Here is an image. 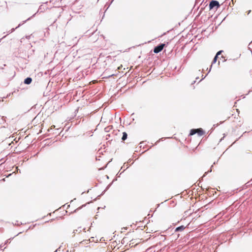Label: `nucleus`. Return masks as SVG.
I'll return each mask as SVG.
<instances>
[{"mask_svg": "<svg viewBox=\"0 0 252 252\" xmlns=\"http://www.w3.org/2000/svg\"><path fill=\"white\" fill-rule=\"evenodd\" d=\"M106 177H107V179H108V178H109V177H108V176H107V175H106Z\"/></svg>", "mask_w": 252, "mask_h": 252, "instance_id": "obj_34", "label": "nucleus"}, {"mask_svg": "<svg viewBox=\"0 0 252 252\" xmlns=\"http://www.w3.org/2000/svg\"><path fill=\"white\" fill-rule=\"evenodd\" d=\"M152 249V247H150V248H149L147 249V250H146V252H147V251H149L151 250Z\"/></svg>", "mask_w": 252, "mask_h": 252, "instance_id": "obj_19", "label": "nucleus"}, {"mask_svg": "<svg viewBox=\"0 0 252 252\" xmlns=\"http://www.w3.org/2000/svg\"><path fill=\"white\" fill-rule=\"evenodd\" d=\"M47 8H48L47 7H46V6H44V5H41L39 6L37 11L35 14H34L32 16H31V17H29V18H28L26 20L23 21L22 23L19 24L18 25V26L16 28V29H17L18 28L20 27L21 25H22L23 24H25L27 21L30 20L32 18L34 17L36 13L43 12Z\"/></svg>", "mask_w": 252, "mask_h": 252, "instance_id": "obj_1", "label": "nucleus"}, {"mask_svg": "<svg viewBox=\"0 0 252 252\" xmlns=\"http://www.w3.org/2000/svg\"><path fill=\"white\" fill-rule=\"evenodd\" d=\"M57 21V19H55V20L54 21V23H55Z\"/></svg>", "mask_w": 252, "mask_h": 252, "instance_id": "obj_30", "label": "nucleus"}, {"mask_svg": "<svg viewBox=\"0 0 252 252\" xmlns=\"http://www.w3.org/2000/svg\"><path fill=\"white\" fill-rule=\"evenodd\" d=\"M86 205H82L81 207H79L77 209H75L74 211V212H76L78 210L81 209L83 206H85Z\"/></svg>", "mask_w": 252, "mask_h": 252, "instance_id": "obj_16", "label": "nucleus"}, {"mask_svg": "<svg viewBox=\"0 0 252 252\" xmlns=\"http://www.w3.org/2000/svg\"><path fill=\"white\" fill-rule=\"evenodd\" d=\"M247 132L246 131H245L244 133H243V134H245V133H246Z\"/></svg>", "mask_w": 252, "mask_h": 252, "instance_id": "obj_39", "label": "nucleus"}, {"mask_svg": "<svg viewBox=\"0 0 252 252\" xmlns=\"http://www.w3.org/2000/svg\"><path fill=\"white\" fill-rule=\"evenodd\" d=\"M127 138V134L126 132H123V136H122V140L123 141H125V140H126Z\"/></svg>", "mask_w": 252, "mask_h": 252, "instance_id": "obj_10", "label": "nucleus"}, {"mask_svg": "<svg viewBox=\"0 0 252 252\" xmlns=\"http://www.w3.org/2000/svg\"><path fill=\"white\" fill-rule=\"evenodd\" d=\"M82 229L81 227H78L77 229L74 230L73 231V233H77V232H78V233H80V232L82 231Z\"/></svg>", "mask_w": 252, "mask_h": 252, "instance_id": "obj_11", "label": "nucleus"}, {"mask_svg": "<svg viewBox=\"0 0 252 252\" xmlns=\"http://www.w3.org/2000/svg\"><path fill=\"white\" fill-rule=\"evenodd\" d=\"M13 238H10V239H8V240H7L5 242V243H4V244H1L0 245V248H1V250H1V251H3L4 250V249L6 248V247H4L3 249H2V247H3L5 245L7 244L8 243H10V242H11V239H12Z\"/></svg>", "mask_w": 252, "mask_h": 252, "instance_id": "obj_4", "label": "nucleus"}, {"mask_svg": "<svg viewBox=\"0 0 252 252\" xmlns=\"http://www.w3.org/2000/svg\"><path fill=\"white\" fill-rule=\"evenodd\" d=\"M10 175H11V174H9V175L7 176V177H9V176H10Z\"/></svg>", "mask_w": 252, "mask_h": 252, "instance_id": "obj_27", "label": "nucleus"}, {"mask_svg": "<svg viewBox=\"0 0 252 252\" xmlns=\"http://www.w3.org/2000/svg\"><path fill=\"white\" fill-rule=\"evenodd\" d=\"M162 138L159 139L158 141H157L156 142V143H155V145H157V144H158V143L160 140H162Z\"/></svg>", "mask_w": 252, "mask_h": 252, "instance_id": "obj_17", "label": "nucleus"}, {"mask_svg": "<svg viewBox=\"0 0 252 252\" xmlns=\"http://www.w3.org/2000/svg\"><path fill=\"white\" fill-rule=\"evenodd\" d=\"M223 52V50H220V51H219L217 53V54H216V56H217L218 57V56H219V55H220L221 54V53H222Z\"/></svg>", "mask_w": 252, "mask_h": 252, "instance_id": "obj_14", "label": "nucleus"}, {"mask_svg": "<svg viewBox=\"0 0 252 252\" xmlns=\"http://www.w3.org/2000/svg\"><path fill=\"white\" fill-rule=\"evenodd\" d=\"M213 167V165H212V166H211V168H210V169L209 170H208L207 172H206L204 173V174L203 175V177H202L201 180H203V178L204 177H205L206 175H207V174H208V173H210V172H212V168Z\"/></svg>", "mask_w": 252, "mask_h": 252, "instance_id": "obj_12", "label": "nucleus"}, {"mask_svg": "<svg viewBox=\"0 0 252 252\" xmlns=\"http://www.w3.org/2000/svg\"><path fill=\"white\" fill-rule=\"evenodd\" d=\"M57 21V19H55V20L54 21V23H55Z\"/></svg>", "mask_w": 252, "mask_h": 252, "instance_id": "obj_31", "label": "nucleus"}, {"mask_svg": "<svg viewBox=\"0 0 252 252\" xmlns=\"http://www.w3.org/2000/svg\"><path fill=\"white\" fill-rule=\"evenodd\" d=\"M70 206V205H67V209Z\"/></svg>", "mask_w": 252, "mask_h": 252, "instance_id": "obj_28", "label": "nucleus"}, {"mask_svg": "<svg viewBox=\"0 0 252 252\" xmlns=\"http://www.w3.org/2000/svg\"><path fill=\"white\" fill-rule=\"evenodd\" d=\"M47 3H48L47 1L45 3V4H47Z\"/></svg>", "mask_w": 252, "mask_h": 252, "instance_id": "obj_38", "label": "nucleus"}, {"mask_svg": "<svg viewBox=\"0 0 252 252\" xmlns=\"http://www.w3.org/2000/svg\"><path fill=\"white\" fill-rule=\"evenodd\" d=\"M21 232H19V233H18V234H16V235L15 236H18V235H19V234H21Z\"/></svg>", "mask_w": 252, "mask_h": 252, "instance_id": "obj_25", "label": "nucleus"}, {"mask_svg": "<svg viewBox=\"0 0 252 252\" xmlns=\"http://www.w3.org/2000/svg\"><path fill=\"white\" fill-rule=\"evenodd\" d=\"M185 228V227L184 225H181L176 228L175 231V232H181L183 231Z\"/></svg>", "mask_w": 252, "mask_h": 252, "instance_id": "obj_7", "label": "nucleus"}, {"mask_svg": "<svg viewBox=\"0 0 252 252\" xmlns=\"http://www.w3.org/2000/svg\"><path fill=\"white\" fill-rule=\"evenodd\" d=\"M216 163V162H214V164H215Z\"/></svg>", "mask_w": 252, "mask_h": 252, "instance_id": "obj_40", "label": "nucleus"}, {"mask_svg": "<svg viewBox=\"0 0 252 252\" xmlns=\"http://www.w3.org/2000/svg\"><path fill=\"white\" fill-rule=\"evenodd\" d=\"M197 128L196 129H195V128L191 129L190 130V132H189V135H194L195 134H196L197 133Z\"/></svg>", "mask_w": 252, "mask_h": 252, "instance_id": "obj_9", "label": "nucleus"}, {"mask_svg": "<svg viewBox=\"0 0 252 252\" xmlns=\"http://www.w3.org/2000/svg\"><path fill=\"white\" fill-rule=\"evenodd\" d=\"M251 10L248 11V14H249L251 13Z\"/></svg>", "mask_w": 252, "mask_h": 252, "instance_id": "obj_21", "label": "nucleus"}, {"mask_svg": "<svg viewBox=\"0 0 252 252\" xmlns=\"http://www.w3.org/2000/svg\"><path fill=\"white\" fill-rule=\"evenodd\" d=\"M113 181L112 182H111L110 184H109L107 186V187H106V189H105V190H104L102 192V193H101L100 195H98V196L97 197L96 199H99V198H100V196H101V195H102L105 193V192L107 189H109V188L111 187V185H112V184H113Z\"/></svg>", "mask_w": 252, "mask_h": 252, "instance_id": "obj_8", "label": "nucleus"}, {"mask_svg": "<svg viewBox=\"0 0 252 252\" xmlns=\"http://www.w3.org/2000/svg\"><path fill=\"white\" fill-rule=\"evenodd\" d=\"M66 252H68V250H67V251H66Z\"/></svg>", "mask_w": 252, "mask_h": 252, "instance_id": "obj_42", "label": "nucleus"}, {"mask_svg": "<svg viewBox=\"0 0 252 252\" xmlns=\"http://www.w3.org/2000/svg\"><path fill=\"white\" fill-rule=\"evenodd\" d=\"M218 58V57L217 56L215 55L213 61H212V65L214 63H215L217 62Z\"/></svg>", "mask_w": 252, "mask_h": 252, "instance_id": "obj_13", "label": "nucleus"}, {"mask_svg": "<svg viewBox=\"0 0 252 252\" xmlns=\"http://www.w3.org/2000/svg\"><path fill=\"white\" fill-rule=\"evenodd\" d=\"M83 230L84 231H85L86 228H83Z\"/></svg>", "mask_w": 252, "mask_h": 252, "instance_id": "obj_29", "label": "nucleus"}, {"mask_svg": "<svg viewBox=\"0 0 252 252\" xmlns=\"http://www.w3.org/2000/svg\"><path fill=\"white\" fill-rule=\"evenodd\" d=\"M209 6L210 10H212L214 8H216V10H217L220 7V4L218 1L212 0L209 3Z\"/></svg>", "mask_w": 252, "mask_h": 252, "instance_id": "obj_2", "label": "nucleus"}, {"mask_svg": "<svg viewBox=\"0 0 252 252\" xmlns=\"http://www.w3.org/2000/svg\"><path fill=\"white\" fill-rule=\"evenodd\" d=\"M165 46V43H160L157 46L155 47L154 49V52L156 54L160 52L163 50Z\"/></svg>", "mask_w": 252, "mask_h": 252, "instance_id": "obj_3", "label": "nucleus"}, {"mask_svg": "<svg viewBox=\"0 0 252 252\" xmlns=\"http://www.w3.org/2000/svg\"><path fill=\"white\" fill-rule=\"evenodd\" d=\"M198 78H199V77H197L196 78V79H198Z\"/></svg>", "mask_w": 252, "mask_h": 252, "instance_id": "obj_37", "label": "nucleus"}, {"mask_svg": "<svg viewBox=\"0 0 252 252\" xmlns=\"http://www.w3.org/2000/svg\"><path fill=\"white\" fill-rule=\"evenodd\" d=\"M196 81H194L192 83L191 85H193L195 83Z\"/></svg>", "mask_w": 252, "mask_h": 252, "instance_id": "obj_22", "label": "nucleus"}, {"mask_svg": "<svg viewBox=\"0 0 252 252\" xmlns=\"http://www.w3.org/2000/svg\"><path fill=\"white\" fill-rule=\"evenodd\" d=\"M21 232H19V233H18V234H16V235L15 236H18V235H19V234H21Z\"/></svg>", "mask_w": 252, "mask_h": 252, "instance_id": "obj_24", "label": "nucleus"}, {"mask_svg": "<svg viewBox=\"0 0 252 252\" xmlns=\"http://www.w3.org/2000/svg\"><path fill=\"white\" fill-rule=\"evenodd\" d=\"M242 136H243V134H242V135H241V136L239 138H240L241 137H242Z\"/></svg>", "mask_w": 252, "mask_h": 252, "instance_id": "obj_36", "label": "nucleus"}, {"mask_svg": "<svg viewBox=\"0 0 252 252\" xmlns=\"http://www.w3.org/2000/svg\"><path fill=\"white\" fill-rule=\"evenodd\" d=\"M47 215H48V216H49H49H51V213H49Z\"/></svg>", "mask_w": 252, "mask_h": 252, "instance_id": "obj_23", "label": "nucleus"}, {"mask_svg": "<svg viewBox=\"0 0 252 252\" xmlns=\"http://www.w3.org/2000/svg\"><path fill=\"white\" fill-rule=\"evenodd\" d=\"M21 232H19V233H18V234H16V235L15 236H18V235H19V234H21Z\"/></svg>", "mask_w": 252, "mask_h": 252, "instance_id": "obj_26", "label": "nucleus"}, {"mask_svg": "<svg viewBox=\"0 0 252 252\" xmlns=\"http://www.w3.org/2000/svg\"><path fill=\"white\" fill-rule=\"evenodd\" d=\"M62 249V246H61L58 249H56L54 252H58V251H61ZM62 251H63V249L62 250Z\"/></svg>", "mask_w": 252, "mask_h": 252, "instance_id": "obj_15", "label": "nucleus"}, {"mask_svg": "<svg viewBox=\"0 0 252 252\" xmlns=\"http://www.w3.org/2000/svg\"><path fill=\"white\" fill-rule=\"evenodd\" d=\"M197 133L198 135L201 136L205 134V131L201 128H197Z\"/></svg>", "mask_w": 252, "mask_h": 252, "instance_id": "obj_5", "label": "nucleus"}, {"mask_svg": "<svg viewBox=\"0 0 252 252\" xmlns=\"http://www.w3.org/2000/svg\"><path fill=\"white\" fill-rule=\"evenodd\" d=\"M242 136H243V134H242V135H241V136L239 138H240L241 137H242Z\"/></svg>", "mask_w": 252, "mask_h": 252, "instance_id": "obj_35", "label": "nucleus"}, {"mask_svg": "<svg viewBox=\"0 0 252 252\" xmlns=\"http://www.w3.org/2000/svg\"><path fill=\"white\" fill-rule=\"evenodd\" d=\"M205 77H206V76H204V77H203V76H202V78L200 80V82L201 80H203Z\"/></svg>", "mask_w": 252, "mask_h": 252, "instance_id": "obj_20", "label": "nucleus"}, {"mask_svg": "<svg viewBox=\"0 0 252 252\" xmlns=\"http://www.w3.org/2000/svg\"><path fill=\"white\" fill-rule=\"evenodd\" d=\"M57 21V19H55V20L54 21V23H55Z\"/></svg>", "mask_w": 252, "mask_h": 252, "instance_id": "obj_33", "label": "nucleus"}, {"mask_svg": "<svg viewBox=\"0 0 252 252\" xmlns=\"http://www.w3.org/2000/svg\"><path fill=\"white\" fill-rule=\"evenodd\" d=\"M115 180H117V179H115L113 181H115Z\"/></svg>", "mask_w": 252, "mask_h": 252, "instance_id": "obj_41", "label": "nucleus"}, {"mask_svg": "<svg viewBox=\"0 0 252 252\" xmlns=\"http://www.w3.org/2000/svg\"><path fill=\"white\" fill-rule=\"evenodd\" d=\"M32 79L31 77H28L24 79V83L25 84L29 85L32 83Z\"/></svg>", "mask_w": 252, "mask_h": 252, "instance_id": "obj_6", "label": "nucleus"}, {"mask_svg": "<svg viewBox=\"0 0 252 252\" xmlns=\"http://www.w3.org/2000/svg\"><path fill=\"white\" fill-rule=\"evenodd\" d=\"M212 65L211 64L210 67L209 68V69H208V74L211 71V68H212Z\"/></svg>", "mask_w": 252, "mask_h": 252, "instance_id": "obj_18", "label": "nucleus"}, {"mask_svg": "<svg viewBox=\"0 0 252 252\" xmlns=\"http://www.w3.org/2000/svg\"><path fill=\"white\" fill-rule=\"evenodd\" d=\"M57 21V19H55V20L54 21V23H55Z\"/></svg>", "mask_w": 252, "mask_h": 252, "instance_id": "obj_32", "label": "nucleus"}]
</instances>
